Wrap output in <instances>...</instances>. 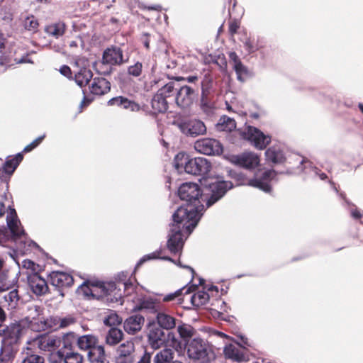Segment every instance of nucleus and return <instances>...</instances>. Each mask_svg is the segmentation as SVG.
<instances>
[{
  "mask_svg": "<svg viewBox=\"0 0 363 363\" xmlns=\"http://www.w3.org/2000/svg\"><path fill=\"white\" fill-rule=\"evenodd\" d=\"M208 185L211 193L209 198L202 194L196 183L186 182L179 186L178 195L186 204L179 207L173 215L174 223L167 241V247L172 252L177 253L182 250L184 245L182 233L189 235L197 225L205 209L203 203L205 202L208 207L211 206L233 187L231 182L219 179Z\"/></svg>",
  "mask_w": 363,
  "mask_h": 363,
  "instance_id": "1",
  "label": "nucleus"
},
{
  "mask_svg": "<svg viewBox=\"0 0 363 363\" xmlns=\"http://www.w3.org/2000/svg\"><path fill=\"white\" fill-rule=\"evenodd\" d=\"M6 223L10 232L6 228L0 227V245H4L12 239L16 243L17 250L22 254L28 253L33 247L37 246L34 242L26 236L15 209L11 208L8 212Z\"/></svg>",
  "mask_w": 363,
  "mask_h": 363,
  "instance_id": "2",
  "label": "nucleus"
},
{
  "mask_svg": "<svg viewBox=\"0 0 363 363\" xmlns=\"http://www.w3.org/2000/svg\"><path fill=\"white\" fill-rule=\"evenodd\" d=\"M174 167L178 172L183 171L191 174H206L211 170V164L204 157L190 159L184 152H179L174 157Z\"/></svg>",
  "mask_w": 363,
  "mask_h": 363,
  "instance_id": "3",
  "label": "nucleus"
},
{
  "mask_svg": "<svg viewBox=\"0 0 363 363\" xmlns=\"http://www.w3.org/2000/svg\"><path fill=\"white\" fill-rule=\"evenodd\" d=\"M77 292L79 294H83L86 297L92 296L96 298L111 296L112 293L116 298L121 296V294L118 292L116 284L112 282L106 284H89L84 282L79 286Z\"/></svg>",
  "mask_w": 363,
  "mask_h": 363,
  "instance_id": "4",
  "label": "nucleus"
},
{
  "mask_svg": "<svg viewBox=\"0 0 363 363\" xmlns=\"http://www.w3.org/2000/svg\"><path fill=\"white\" fill-rule=\"evenodd\" d=\"M187 355L190 359L199 360L202 363L209 362L214 358L210 346L201 338H194L186 344Z\"/></svg>",
  "mask_w": 363,
  "mask_h": 363,
  "instance_id": "5",
  "label": "nucleus"
},
{
  "mask_svg": "<svg viewBox=\"0 0 363 363\" xmlns=\"http://www.w3.org/2000/svg\"><path fill=\"white\" fill-rule=\"evenodd\" d=\"M23 326H27L31 330L40 332L46 330V318L42 310L37 306L29 309V314L21 321Z\"/></svg>",
  "mask_w": 363,
  "mask_h": 363,
  "instance_id": "6",
  "label": "nucleus"
},
{
  "mask_svg": "<svg viewBox=\"0 0 363 363\" xmlns=\"http://www.w3.org/2000/svg\"><path fill=\"white\" fill-rule=\"evenodd\" d=\"M178 127L182 133L187 136L197 137L206 133L205 124L195 118L182 120L178 123Z\"/></svg>",
  "mask_w": 363,
  "mask_h": 363,
  "instance_id": "7",
  "label": "nucleus"
},
{
  "mask_svg": "<svg viewBox=\"0 0 363 363\" xmlns=\"http://www.w3.org/2000/svg\"><path fill=\"white\" fill-rule=\"evenodd\" d=\"M21 335L19 325H12L3 330V340L1 348L3 350H8L14 352L15 345L17 344Z\"/></svg>",
  "mask_w": 363,
  "mask_h": 363,
  "instance_id": "8",
  "label": "nucleus"
},
{
  "mask_svg": "<svg viewBox=\"0 0 363 363\" xmlns=\"http://www.w3.org/2000/svg\"><path fill=\"white\" fill-rule=\"evenodd\" d=\"M194 148L197 152L207 155H220L223 152L220 142L212 138L198 140L194 143Z\"/></svg>",
  "mask_w": 363,
  "mask_h": 363,
  "instance_id": "9",
  "label": "nucleus"
},
{
  "mask_svg": "<svg viewBox=\"0 0 363 363\" xmlns=\"http://www.w3.org/2000/svg\"><path fill=\"white\" fill-rule=\"evenodd\" d=\"M244 138L250 140L254 146L259 150L264 149L271 142V137L264 135L259 129L249 126L244 132Z\"/></svg>",
  "mask_w": 363,
  "mask_h": 363,
  "instance_id": "10",
  "label": "nucleus"
},
{
  "mask_svg": "<svg viewBox=\"0 0 363 363\" xmlns=\"http://www.w3.org/2000/svg\"><path fill=\"white\" fill-rule=\"evenodd\" d=\"M147 340L150 347L157 350L165 344V333L158 325L150 323L148 326Z\"/></svg>",
  "mask_w": 363,
  "mask_h": 363,
  "instance_id": "11",
  "label": "nucleus"
},
{
  "mask_svg": "<svg viewBox=\"0 0 363 363\" xmlns=\"http://www.w3.org/2000/svg\"><path fill=\"white\" fill-rule=\"evenodd\" d=\"M33 345L44 351H53L60 346V338L53 335H39L33 340Z\"/></svg>",
  "mask_w": 363,
  "mask_h": 363,
  "instance_id": "12",
  "label": "nucleus"
},
{
  "mask_svg": "<svg viewBox=\"0 0 363 363\" xmlns=\"http://www.w3.org/2000/svg\"><path fill=\"white\" fill-rule=\"evenodd\" d=\"M275 176L276 172L274 171H266L263 172L261 176L257 174L254 179L249 180L247 184L258 188L264 192H269L271 190L270 182L274 179Z\"/></svg>",
  "mask_w": 363,
  "mask_h": 363,
  "instance_id": "13",
  "label": "nucleus"
},
{
  "mask_svg": "<svg viewBox=\"0 0 363 363\" xmlns=\"http://www.w3.org/2000/svg\"><path fill=\"white\" fill-rule=\"evenodd\" d=\"M195 98V91L189 86H183L177 91L175 101L181 108H188L193 104Z\"/></svg>",
  "mask_w": 363,
  "mask_h": 363,
  "instance_id": "14",
  "label": "nucleus"
},
{
  "mask_svg": "<svg viewBox=\"0 0 363 363\" xmlns=\"http://www.w3.org/2000/svg\"><path fill=\"white\" fill-rule=\"evenodd\" d=\"M22 160L23 156L20 153L14 157L8 158L4 166L0 168V179L7 182Z\"/></svg>",
  "mask_w": 363,
  "mask_h": 363,
  "instance_id": "15",
  "label": "nucleus"
},
{
  "mask_svg": "<svg viewBox=\"0 0 363 363\" xmlns=\"http://www.w3.org/2000/svg\"><path fill=\"white\" fill-rule=\"evenodd\" d=\"M28 282L30 289L36 295L45 294L48 289L46 281L36 272L28 275Z\"/></svg>",
  "mask_w": 363,
  "mask_h": 363,
  "instance_id": "16",
  "label": "nucleus"
},
{
  "mask_svg": "<svg viewBox=\"0 0 363 363\" xmlns=\"http://www.w3.org/2000/svg\"><path fill=\"white\" fill-rule=\"evenodd\" d=\"M233 162L247 169H253L259 164V157L254 152H245L233 157Z\"/></svg>",
  "mask_w": 363,
  "mask_h": 363,
  "instance_id": "17",
  "label": "nucleus"
},
{
  "mask_svg": "<svg viewBox=\"0 0 363 363\" xmlns=\"http://www.w3.org/2000/svg\"><path fill=\"white\" fill-rule=\"evenodd\" d=\"M50 277L51 284L59 288L69 287L74 282L72 276L63 272H52Z\"/></svg>",
  "mask_w": 363,
  "mask_h": 363,
  "instance_id": "18",
  "label": "nucleus"
},
{
  "mask_svg": "<svg viewBox=\"0 0 363 363\" xmlns=\"http://www.w3.org/2000/svg\"><path fill=\"white\" fill-rule=\"evenodd\" d=\"M102 61L110 65H121L123 62V53L120 48H108L104 52Z\"/></svg>",
  "mask_w": 363,
  "mask_h": 363,
  "instance_id": "19",
  "label": "nucleus"
},
{
  "mask_svg": "<svg viewBox=\"0 0 363 363\" xmlns=\"http://www.w3.org/2000/svg\"><path fill=\"white\" fill-rule=\"evenodd\" d=\"M91 93L96 95H103L110 91V82L103 77H96L93 79L89 87Z\"/></svg>",
  "mask_w": 363,
  "mask_h": 363,
  "instance_id": "20",
  "label": "nucleus"
},
{
  "mask_svg": "<svg viewBox=\"0 0 363 363\" xmlns=\"http://www.w3.org/2000/svg\"><path fill=\"white\" fill-rule=\"evenodd\" d=\"M144 320V318L141 315H132L125 320L124 330L129 334H135L141 330Z\"/></svg>",
  "mask_w": 363,
  "mask_h": 363,
  "instance_id": "21",
  "label": "nucleus"
},
{
  "mask_svg": "<svg viewBox=\"0 0 363 363\" xmlns=\"http://www.w3.org/2000/svg\"><path fill=\"white\" fill-rule=\"evenodd\" d=\"M18 281V274L11 276L9 270L0 272V292L8 291L13 288Z\"/></svg>",
  "mask_w": 363,
  "mask_h": 363,
  "instance_id": "22",
  "label": "nucleus"
},
{
  "mask_svg": "<svg viewBox=\"0 0 363 363\" xmlns=\"http://www.w3.org/2000/svg\"><path fill=\"white\" fill-rule=\"evenodd\" d=\"M229 57L233 62V67L237 74L238 79L243 82L248 74L246 67L242 65L235 52H230Z\"/></svg>",
  "mask_w": 363,
  "mask_h": 363,
  "instance_id": "23",
  "label": "nucleus"
},
{
  "mask_svg": "<svg viewBox=\"0 0 363 363\" xmlns=\"http://www.w3.org/2000/svg\"><path fill=\"white\" fill-rule=\"evenodd\" d=\"M224 355L226 358L230 359L233 361L240 362L245 360V354L238 347L228 344L225 345L223 350Z\"/></svg>",
  "mask_w": 363,
  "mask_h": 363,
  "instance_id": "24",
  "label": "nucleus"
},
{
  "mask_svg": "<svg viewBox=\"0 0 363 363\" xmlns=\"http://www.w3.org/2000/svg\"><path fill=\"white\" fill-rule=\"evenodd\" d=\"M88 358L91 363H108L104 348L101 345H98L89 351Z\"/></svg>",
  "mask_w": 363,
  "mask_h": 363,
  "instance_id": "25",
  "label": "nucleus"
},
{
  "mask_svg": "<svg viewBox=\"0 0 363 363\" xmlns=\"http://www.w3.org/2000/svg\"><path fill=\"white\" fill-rule=\"evenodd\" d=\"M97 344V337L92 335H82L77 340L78 347L82 350L91 351L94 347H96L98 346Z\"/></svg>",
  "mask_w": 363,
  "mask_h": 363,
  "instance_id": "26",
  "label": "nucleus"
},
{
  "mask_svg": "<svg viewBox=\"0 0 363 363\" xmlns=\"http://www.w3.org/2000/svg\"><path fill=\"white\" fill-rule=\"evenodd\" d=\"M266 160L272 163H281L284 161L285 157L282 151L277 147H272L265 152Z\"/></svg>",
  "mask_w": 363,
  "mask_h": 363,
  "instance_id": "27",
  "label": "nucleus"
},
{
  "mask_svg": "<svg viewBox=\"0 0 363 363\" xmlns=\"http://www.w3.org/2000/svg\"><path fill=\"white\" fill-rule=\"evenodd\" d=\"M58 355L64 363H82L83 356L74 351L58 352Z\"/></svg>",
  "mask_w": 363,
  "mask_h": 363,
  "instance_id": "28",
  "label": "nucleus"
},
{
  "mask_svg": "<svg viewBox=\"0 0 363 363\" xmlns=\"http://www.w3.org/2000/svg\"><path fill=\"white\" fill-rule=\"evenodd\" d=\"M93 77L92 72L86 67L81 68L74 76L76 83L81 87L86 85Z\"/></svg>",
  "mask_w": 363,
  "mask_h": 363,
  "instance_id": "29",
  "label": "nucleus"
},
{
  "mask_svg": "<svg viewBox=\"0 0 363 363\" xmlns=\"http://www.w3.org/2000/svg\"><path fill=\"white\" fill-rule=\"evenodd\" d=\"M174 352L172 349L164 348L158 352L153 359L154 363H172Z\"/></svg>",
  "mask_w": 363,
  "mask_h": 363,
  "instance_id": "30",
  "label": "nucleus"
},
{
  "mask_svg": "<svg viewBox=\"0 0 363 363\" xmlns=\"http://www.w3.org/2000/svg\"><path fill=\"white\" fill-rule=\"evenodd\" d=\"M45 31L49 35L56 38L62 36L65 31V24L63 22L52 23L45 27Z\"/></svg>",
  "mask_w": 363,
  "mask_h": 363,
  "instance_id": "31",
  "label": "nucleus"
},
{
  "mask_svg": "<svg viewBox=\"0 0 363 363\" xmlns=\"http://www.w3.org/2000/svg\"><path fill=\"white\" fill-rule=\"evenodd\" d=\"M157 325L162 329L169 330L174 328L175 319L169 315L160 313L157 315Z\"/></svg>",
  "mask_w": 363,
  "mask_h": 363,
  "instance_id": "32",
  "label": "nucleus"
},
{
  "mask_svg": "<svg viewBox=\"0 0 363 363\" xmlns=\"http://www.w3.org/2000/svg\"><path fill=\"white\" fill-rule=\"evenodd\" d=\"M236 128V123L234 119L223 116L216 125V128L219 131L230 132Z\"/></svg>",
  "mask_w": 363,
  "mask_h": 363,
  "instance_id": "33",
  "label": "nucleus"
},
{
  "mask_svg": "<svg viewBox=\"0 0 363 363\" xmlns=\"http://www.w3.org/2000/svg\"><path fill=\"white\" fill-rule=\"evenodd\" d=\"M152 107L155 112L163 113L168 108L167 99L156 94L152 100Z\"/></svg>",
  "mask_w": 363,
  "mask_h": 363,
  "instance_id": "34",
  "label": "nucleus"
},
{
  "mask_svg": "<svg viewBox=\"0 0 363 363\" xmlns=\"http://www.w3.org/2000/svg\"><path fill=\"white\" fill-rule=\"evenodd\" d=\"M122 338L123 332L118 328H112L106 336V342L109 345H115L120 342Z\"/></svg>",
  "mask_w": 363,
  "mask_h": 363,
  "instance_id": "35",
  "label": "nucleus"
},
{
  "mask_svg": "<svg viewBox=\"0 0 363 363\" xmlns=\"http://www.w3.org/2000/svg\"><path fill=\"white\" fill-rule=\"evenodd\" d=\"M135 350V345L133 340H127L121 344L117 350V354L121 357H125L130 355Z\"/></svg>",
  "mask_w": 363,
  "mask_h": 363,
  "instance_id": "36",
  "label": "nucleus"
},
{
  "mask_svg": "<svg viewBox=\"0 0 363 363\" xmlns=\"http://www.w3.org/2000/svg\"><path fill=\"white\" fill-rule=\"evenodd\" d=\"M23 26L27 30L36 32L39 26L38 20L33 15L21 16Z\"/></svg>",
  "mask_w": 363,
  "mask_h": 363,
  "instance_id": "37",
  "label": "nucleus"
},
{
  "mask_svg": "<svg viewBox=\"0 0 363 363\" xmlns=\"http://www.w3.org/2000/svg\"><path fill=\"white\" fill-rule=\"evenodd\" d=\"M191 301L194 306H201L206 304L208 299L209 295L203 291H199L191 296Z\"/></svg>",
  "mask_w": 363,
  "mask_h": 363,
  "instance_id": "38",
  "label": "nucleus"
},
{
  "mask_svg": "<svg viewBox=\"0 0 363 363\" xmlns=\"http://www.w3.org/2000/svg\"><path fill=\"white\" fill-rule=\"evenodd\" d=\"M3 298L4 301H1V303H6L11 308H16L19 300L18 291L16 289L11 291L9 293L4 295Z\"/></svg>",
  "mask_w": 363,
  "mask_h": 363,
  "instance_id": "39",
  "label": "nucleus"
},
{
  "mask_svg": "<svg viewBox=\"0 0 363 363\" xmlns=\"http://www.w3.org/2000/svg\"><path fill=\"white\" fill-rule=\"evenodd\" d=\"M177 330L180 336L184 339L191 337L195 333L194 329L188 324H182L179 325Z\"/></svg>",
  "mask_w": 363,
  "mask_h": 363,
  "instance_id": "40",
  "label": "nucleus"
},
{
  "mask_svg": "<svg viewBox=\"0 0 363 363\" xmlns=\"http://www.w3.org/2000/svg\"><path fill=\"white\" fill-rule=\"evenodd\" d=\"M174 82H170L166 84L162 88H160L157 91V94H158L159 96H162L163 98L166 99L167 97L171 96L174 94Z\"/></svg>",
  "mask_w": 363,
  "mask_h": 363,
  "instance_id": "41",
  "label": "nucleus"
},
{
  "mask_svg": "<svg viewBox=\"0 0 363 363\" xmlns=\"http://www.w3.org/2000/svg\"><path fill=\"white\" fill-rule=\"evenodd\" d=\"M155 303L151 298H143L140 301L139 304L134 307L133 310L154 309Z\"/></svg>",
  "mask_w": 363,
  "mask_h": 363,
  "instance_id": "42",
  "label": "nucleus"
},
{
  "mask_svg": "<svg viewBox=\"0 0 363 363\" xmlns=\"http://www.w3.org/2000/svg\"><path fill=\"white\" fill-rule=\"evenodd\" d=\"M44 358L35 354L26 353V357L23 359L22 363H43Z\"/></svg>",
  "mask_w": 363,
  "mask_h": 363,
  "instance_id": "43",
  "label": "nucleus"
},
{
  "mask_svg": "<svg viewBox=\"0 0 363 363\" xmlns=\"http://www.w3.org/2000/svg\"><path fill=\"white\" fill-rule=\"evenodd\" d=\"M183 291H185V294H189V289L183 288L176 291L174 293H171L164 296L163 298V301L168 302L174 300L176 298L179 297L182 294Z\"/></svg>",
  "mask_w": 363,
  "mask_h": 363,
  "instance_id": "44",
  "label": "nucleus"
},
{
  "mask_svg": "<svg viewBox=\"0 0 363 363\" xmlns=\"http://www.w3.org/2000/svg\"><path fill=\"white\" fill-rule=\"evenodd\" d=\"M142 63L138 62L128 68V73L133 77H139L142 73Z\"/></svg>",
  "mask_w": 363,
  "mask_h": 363,
  "instance_id": "45",
  "label": "nucleus"
},
{
  "mask_svg": "<svg viewBox=\"0 0 363 363\" xmlns=\"http://www.w3.org/2000/svg\"><path fill=\"white\" fill-rule=\"evenodd\" d=\"M159 253H160V252L156 251V252H152V253H151V254H149V255H147L144 256V257H143V258L139 261V262H138V265H139V264H143L144 262H145L146 260L152 259H157V258H161V259H166V260H169V261H170V262H174L173 259H172V258H170V257H160L158 256Z\"/></svg>",
  "mask_w": 363,
  "mask_h": 363,
  "instance_id": "46",
  "label": "nucleus"
},
{
  "mask_svg": "<svg viewBox=\"0 0 363 363\" xmlns=\"http://www.w3.org/2000/svg\"><path fill=\"white\" fill-rule=\"evenodd\" d=\"M122 108L124 109L130 110L131 111H138L140 110V106L138 104L133 101L129 100L127 98H125Z\"/></svg>",
  "mask_w": 363,
  "mask_h": 363,
  "instance_id": "47",
  "label": "nucleus"
},
{
  "mask_svg": "<svg viewBox=\"0 0 363 363\" xmlns=\"http://www.w3.org/2000/svg\"><path fill=\"white\" fill-rule=\"evenodd\" d=\"M59 317H50V318H46V330L54 328L59 329L60 328V323L58 320Z\"/></svg>",
  "mask_w": 363,
  "mask_h": 363,
  "instance_id": "48",
  "label": "nucleus"
},
{
  "mask_svg": "<svg viewBox=\"0 0 363 363\" xmlns=\"http://www.w3.org/2000/svg\"><path fill=\"white\" fill-rule=\"evenodd\" d=\"M57 320L60 323V328H67L74 322V319L71 316L64 318L59 317V319Z\"/></svg>",
  "mask_w": 363,
  "mask_h": 363,
  "instance_id": "49",
  "label": "nucleus"
},
{
  "mask_svg": "<svg viewBox=\"0 0 363 363\" xmlns=\"http://www.w3.org/2000/svg\"><path fill=\"white\" fill-rule=\"evenodd\" d=\"M13 353L9 352V350H3L1 349L0 352V363H7L12 357Z\"/></svg>",
  "mask_w": 363,
  "mask_h": 363,
  "instance_id": "50",
  "label": "nucleus"
},
{
  "mask_svg": "<svg viewBox=\"0 0 363 363\" xmlns=\"http://www.w3.org/2000/svg\"><path fill=\"white\" fill-rule=\"evenodd\" d=\"M44 138H45V135L38 137L35 140H33L31 143H30L29 145H26L24 147L23 151L26 152L31 151L32 150H33L35 147H36L43 141Z\"/></svg>",
  "mask_w": 363,
  "mask_h": 363,
  "instance_id": "51",
  "label": "nucleus"
},
{
  "mask_svg": "<svg viewBox=\"0 0 363 363\" xmlns=\"http://www.w3.org/2000/svg\"><path fill=\"white\" fill-rule=\"evenodd\" d=\"M125 100V97H123V96L114 97V98L111 99L108 101V106H116L122 108Z\"/></svg>",
  "mask_w": 363,
  "mask_h": 363,
  "instance_id": "52",
  "label": "nucleus"
},
{
  "mask_svg": "<svg viewBox=\"0 0 363 363\" xmlns=\"http://www.w3.org/2000/svg\"><path fill=\"white\" fill-rule=\"evenodd\" d=\"M22 267L25 269H30L31 273H34L38 266L30 259H24L22 262Z\"/></svg>",
  "mask_w": 363,
  "mask_h": 363,
  "instance_id": "53",
  "label": "nucleus"
},
{
  "mask_svg": "<svg viewBox=\"0 0 363 363\" xmlns=\"http://www.w3.org/2000/svg\"><path fill=\"white\" fill-rule=\"evenodd\" d=\"M240 28V23L238 21H232L229 24V32L233 35L237 33L238 28Z\"/></svg>",
  "mask_w": 363,
  "mask_h": 363,
  "instance_id": "54",
  "label": "nucleus"
},
{
  "mask_svg": "<svg viewBox=\"0 0 363 363\" xmlns=\"http://www.w3.org/2000/svg\"><path fill=\"white\" fill-rule=\"evenodd\" d=\"M137 363H151V354L145 351Z\"/></svg>",
  "mask_w": 363,
  "mask_h": 363,
  "instance_id": "55",
  "label": "nucleus"
},
{
  "mask_svg": "<svg viewBox=\"0 0 363 363\" xmlns=\"http://www.w3.org/2000/svg\"><path fill=\"white\" fill-rule=\"evenodd\" d=\"M245 48L247 50V52H255L257 49V48L256 46H254L252 45V43L250 40H247L245 43Z\"/></svg>",
  "mask_w": 363,
  "mask_h": 363,
  "instance_id": "56",
  "label": "nucleus"
},
{
  "mask_svg": "<svg viewBox=\"0 0 363 363\" xmlns=\"http://www.w3.org/2000/svg\"><path fill=\"white\" fill-rule=\"evenodd\" d=\"M60 72L62 75L67 77H69L72 74L70 68L67 65H63L60 68Z\"/></svg>",
  "mask_w": 363,
  "mask_h": 363,
  "instance_id": "57",
  "label": "nucleus"
},
{
  "mask_svg": "<svg viewBox=\"0 0 363 363\" xmlns=\"http://www.w3.org/2000/svg\"><path fill=\"white\" fill-rule=\"evenodd\" d=\"M6 38L2 33L0 32V52L5 48Z\"/></svg>",
  "mask_w": 363,
  "mask_h": 363,
  "instance_id": "58",
  "label": "nucleus"
},
{
  "mask_svg": "<svg viewBox=\"0 0 363 363\" xmlns=\"http://www.w3.org/2000/svg\"><path fill=\"white\" fill-rule=\"evenodd\" d=\"M79 43H82V40L80 38H77L75 40H72L69 43V48H77L78 46V44Z\"/></svg>",
  "mask_w": 363,
  "mask_h": 363,
  "instance_id": "59",
  "label": "nucleus"
},
{
  "mask_svg": "<svg viewBox=\"0 0 363 363\" xmlns=\"http://www.w3.org/2000/svg\"><path fill=\"white\" fill-rule=\"evenodd\" d=\"M198 79V77L196 76H190V77H188L186 80L189 82V83H194L196 81H197Z\"/></svg>",
  "mask_w": 363,
  "mask_h": 363,
  "instance_id": "60",
  "label": "nucleus"
},
{
  "mask_svg": "<svg viewBox=\"0 0 363 363\" xmlns=\"http://www.w3.org/2000/svg\"><path fill=\"white\" fill-rule=\"evenodd\" d=\"M123 285L125 291H128L129 289H133V285L131 283L125 282V283H123Z\"/></svg>",
  "mask_w": 363,
  "mask_h": 363,
  "instance_id": "61",
  "label": "nucleus"
},
{
  "mask_svg": "<svg viewBox=\"0 0 363 363\" xmlns=\"http://www.w3.org/2000/svg\"><path fill=\"white\" fill-rule=\"evenodd\" d=\"M3 19H4V21H8V22H10V21H11L13 20V14H12V13H8L7 15H6V16L3 18Z\"/></svg>",
  "mask_w": 363,
  "mask_h": 363,
  "instance_id": "62",
  "label": "nucleus"
},
{
  "mask_svg": "<svg viewBox=\"0 0 363 363\" xmlns=\"http://www.w3.org/2000/svg\"><path fill=\"white\" fill-rule=\"evenodd\" d=\"M18 62H19V63H26V62L32 63V62L27 57H22L20 60L18 61Z\"/></svg>",
  "mask_w": 363,
  "mask_h": 363,
  "instance_id": "63",
  "label": "nucleus"
},
{
  "mask_svg": "<svg viewBox=\"0 0 363 363\" xmlns=\"http://www.w3.org/2000/svg\"><path fill=\"white\" fill-rule=\"evenodd\" d=\"M352 216L354 217V218H359L361 216V214L359 211H352Z\"/></svg>",
  "mask_w": 363,
  "mask_h": 363,
  "instance_id": "64",
  "label": "nucleus"
}]
</instances>
